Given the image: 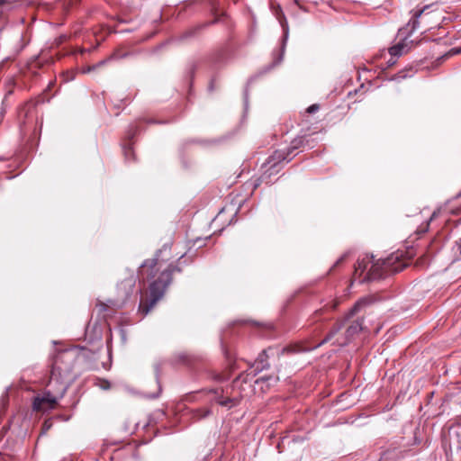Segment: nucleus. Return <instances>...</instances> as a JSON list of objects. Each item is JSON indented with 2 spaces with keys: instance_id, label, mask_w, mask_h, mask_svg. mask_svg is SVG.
<instances>
[{
  "instance_id": "obj_11",
  "label": "nucleus",
  "mask_w": 461,
  "mask_h": 461,
  "mask_svg": "<svg viewBox=\"0 0 461 461\" xmlns=\"http://www.w3.org/2000/svg\"><path fill=\"white\" fill-rule=\"evenodd\" d=\"M372 303V299L371 298H361L360 300H358L355 304L354 306L349 310V312L348 314V317H352L354 316L362 307L366 306V305H368Z\"/></svg>"
},
{
  "instance_id": "obj_20",
  "label": "nucleus",
  "mask_w": 461,
  "mask_h": 461,
  "mask_svg": "<svg viewBox=\"0 0 461 461\" xmlns=\"http://www.w3.org/2000/svg\"><path fill=\"white\" fill-rule=\"evenodd\" d=\"M428 264V256L427 255H422L421 257H420L417 261H416V266L417 267H425L426 265Z\"/></svg>"
},
{
  "instance_id": "obj_16",
  "label": "nucleus",
  "mask_w": 461,
  "mask_h": 461,
  "mask_svg": "<svg viewBox=\"0 0 461 461\" xmlns=\"http://www.w3.org/2000/svg\"><path fill=\"white\" fill-rule=\"evenodd\" d=\"M317 111V104H313L312 105H310L304 112L303 115V123L307 125L310 122L308 120L309 118V115L311 113H314L315 112Z\"/></svg>"
},
{
  "instance_id": "obj_26",
  "label": "nucleus",
  "mask_w": 461,
  "mask_h": 461,
  "mask_svg": "<svg viewBox=\"0 0 461 461\" xmlns=\"http://www.w3.org/2000/svg\"><path fill=\"white\" fill-rule=\"evenodd\" d=\"M295 348L296 347H287V348H284L283 350H282V353H289V352H292V351H295Z\"/></svg>"
},
{
  "instance_id": "obj_10",
  "label": "nucleus",
  "mask_w": 461,
  "mask_h": 461,
  "mask_svg": "<svg viewBox=\"0 0 461 461\" xmlns=\"http://www.w3.org/2000/svg\"><path fill=\"white\" fill-rule=\"evenodd\" d=\"M272 350L271 348L263 350L262 353L258 356V358L256 361V366L253 365L250 368V374L256 375L257 373L262 371L263 369L268 367V364L267 363V359L268 357L267 352Z\"/></svg>"
},
{
  "instance_id": "obj_23",
  "label": "nucleus",
  "mask_w": 461,
  "mask_h": 461,
  "mask_svg": "<svg viewBox=\"0 0 461 461\" xmlns=\"http://www.w3.org/2000/svg\"><path fill=\"white\" fill-rule=\"evenodd\" d=\"M133 154L131 147H128L124 149V155L127 159H130V156Z\"/></svg>"
},
{
  "instance_id": "obj_24",
  "label": "nucleus",
  "mask_w": 461,
  "mask_h": 461,
  "mask_svg": "<svg viewBox=\"0 0 461 461\" xmlns=\"http://www.w3.org/2000/svg\"><path fill=\"white\" fill-rule=\"evenodd\" d=\"M338 305V302H333L332 304L330 306H328V304H326L325 306H323V308H321L320 311H327L329 308L330 309H335Z\"/></svg>"
},
{
  "instance_id": "obj_7",
  "label": "nucleus",
  "mask_w": 461,
  "mask_h": 461,
  "mask_svg": "<svg viewBox=\"0 0 461 461\" xmlns=\"http://www.w3.org/2000/svg\"><path fill=\"white\" fill-rule=\"evenodd\" d=\"M373 257L365 256L362 258H358L354 266V273L352 280H362V276L366 269L367 266L372 262Z\"/></svg>"
},
{
  "instance_id": "obj_15",
  "label": "nucleus",
  "mask_w": 461,
  "mask_h": 461,
  "mask_svg": "<svg viewBox=\"0 0 461 461\" xmlns=\"http://www.w3.org/2000/svg\"><path fill=\"white\" fill-rule=\"evenodd\" d=\"M96 307L98 308L100 312H106L109 308L117 306V303L112 300H109L108 303H104L101 301H97Z\"/></svg>"
},
{
  "instance_id": "obj_1",
  "label": "nucleus",
  "mask_w": 461,
  "mask_h": 461,
  "mask_svg": "<svg viewBox=\"0 0 461 461\" xmlns=\"http://www.w3.org/2000/svg\"><path fill=\"white\" fill-rule=\"evenodd\" d=\"M171 246V242L165 243L154 258L147 259L140 267L139 277L143 281L155 277L156 274L159 272V276L149 285L148 298L141 300L140 303L139 312L143 315H147L164 296L166 289L171 283L172 274L175 271L180 272V268L174 267L172 264L163 267L164 263L173 258Z\"/></svg>"
},
{
  "instance_id": "obj_22",
  "label": "nucleus",
  "mask_w": 461,
  "mask_h": 461,
  "mask_svg": "<svg viewBox=\"0 0 461 461\" xmlns=\"http://www.w3.org/2000/svg\"><path fill=\"white\" fill-rule=\"evenodd\" d=\"M348 256H349V252H346V253H344V254H343V255H342V256H341V257H340V258L336 261V263L334 264V266H333V267H336L340 266L342 263H344V262L347 260V258H348Z\"/></svg>"
},
{
  "instance_id": "obj_17",
  "label": "nucleus",
  "mask_w": 461,
  "mask_h": 461,
  "mask_svg": "<svg viewBox=\"0 0 461 461\" xmlns=\"http://www.w3.org/2000/svg\"><path fill=\"white\" fill-rule=\"evenodd\" d=\"M210 413L211 411L208 408L197 409L194 411V418H195L196 420H201L208 416Z\"/></svg>"
},
{
  "instance_id": "obj_14",
  "label": "nucleus",
  "mask_w": 461,
  "mask_h": 461,
  "mask_svg": "<svg viewBox=\"0 0 461 461\" xmlns=\"http://www.w3.org/2000/svg\"><path fill=\"white\" fill-rule=\"evenodd\" d=\"M405 47L406 46L403 43H398L389 49V53L393 57L401 56L403 53Z\"/></svg>"
},
{
  "instance_id": "obj_2",
  "label": "nucleus",
  "mask_w": 461,
  "mask_h": 461,
  "mask_svg": "<svg viewBox=\"0 0 461 461\" xmlns=\"http://www.w3.org/2000/svg\"><path fill=\"white\" fill-rule=\"evenodd\" d=\"M406 266V263L400 260L399 256H391L385 259L378 260L372 264L367 274L360 280V283L384 278L387 275L403 270Z\"/></svg>"
},
{
  "instance_id": "obj_6",
  "label": "nucleus",
  "mask_w": 461,
  "mask_h": 461,
  "mask_svg": "<svg viewBox=\"0 0 461 461\" xmlns=\"http://www.w3.org/2000/svg\"><path fill=\"white\" fill-rule=\"evenodd\" d=\"M135 284L136 277L134 275H130L118 284L117 289L120 293H122L124 299H127L132 294Z\"/></svg>"
},
{
  "instance_id": "obj_19",
  "label": "nucleus",
  "mask_w": 461,
  "mask_h": 461,
  "mask_svg": "<svg viewBox=\"0 0 461 461\" xmlns=\"http://www.w3.org/2000/svg\"><path fill=\"white\" fill-rule=\"evenodd\" d=\"M339 328L332 330L328 334V336L321 341L318 343V346L320 347L323 342L332 340V339L339 333Z\"/></svg>"
},
{
  "instance_id": "obj_5",
  "label": "nucleus",
  "mask_w": 461,
  "mask_h": 461,
  "mask_svg": "<svg viewBox=\"0 0 461 461\" xmlns=\"http://www.w3.org/2000/svg\"><path fill=\"white\" fill-rule=\"evenodd\" d=\"M309 130L310 129L307 128L306 131L303 134L298 136L292 141L293 149H299L301 147L312 149L315 146V131L308 132Z\"/></svg>"
},
{
  "instance_id": "obj_8",
  "label": "nucleus",
  "mask_w": 461,
  "mask_h": 461,
  "mask_svg": "<svg viewBox=\"0 0 461 461\" xmlns=\"http://www.w3.org/2000/svg\"><path fill=\"white\" fill-rule=\"evenodd\" d=\"M429 8L428 5L424 6L421 9L416 10L412 14V17L406 25V28L404 30L408 31V33L413 32L416 29L419 28L420 25V19L423 18V16H427L429 14H425V11ZM403 31V29H402Z\"/></svg>"
},
{
  "instance_id": "obj_25",
  "label": "nucleus",
  "mask_w": 461,
  "mask_h": 461,
  "mask_svg": "<svg viewBox=\"0 0 461 461\" xmlns=\"http://www.w3.org/2000/svg\"><path fill=\"white\" fill-rule=\"evenodd\" d=\"M50 427H51V422L49 420H46L43 423L42 429L44 432H46L47 430H49L50 429Z\"/></svg>"
},
{
  "instance_id": "obj_4",
  "label": "nucleus",
  "mask_w": 461,
  "mask_h": 461,
  "mask_svg": "<svg viewBox=\"0 0 461 461\" xmlns=\"http://www.w3.org/2000/svg\"><path fill=\"white\" fill-rule=\"evenodd\" d=\"M75 360V351L67 349L59 352L53 359L50 372V382H53L55 376H59V378L68 377L73 370Z\"/></svg>"
},
{
  "instance_id": "obj_29",
  "label": "nucleus",
  "mask_w": 461,
  "mask_h": 461,
  "mask_svg": "<svg viewBox=\"0 0 461 461\" xmlns=\"http://www.w3.org/2000/svg\"><path fill=\"white\" fill-rule=\"evenodd\" d=\"M459 254L461 255V243L458 246Z\"/></svg>"
},
{
  "instance_id": "obj_13",
  "label": "nucleus",
  "mask_w": 461,
  "mask_h": 461,
  "mask_svg": "<svg viewBox=\"0 0 461 461\" xmlns=\"http://www.w3.org/2000/svg\"><path fill=\"white\" fill-rule=\"evenodd\" d=\"M278 377L277 376H268V377H260L256 380L257 384H263L265 383H267V387L268 388L271 385H274L277 383Z\"/></svg>"
},
{
  "instance_id": "obj_9",
  "label": "nucleus",
  "mask_w": 461,
  "mask_h": 461,
  "mask_svg": "<svg viewBox=\"0 0 461 461\" xmlns=\"http://www.w3.org/2000/svg\"><path fill=\"white\" fill-rule=\"evenodd\" d=\"M362 330V323L359 321H354L346 330V338L340 339L336 338L333 341L334 344L343 346L348 343V339L355 334L358 333Z\"/></svg>"
},
{
  "instance_id": "obj_12",
  "label": "nucleus",
  "mask_w": 461,
  "mask_h": 461,
  "mask_svg": "<svg viewBox=\"0 0 461 461\" xmlns=\"http://www.w3.org/2000/svg\"><path fill=\"white\" fill-rule=\"evenodd\" d=\"M240 396H227V397H223V396H221L218 398V402L219 404L222 405V406H226V407H229V408H231L233 406H236L239 402H240Z\"/></svg>"
},
{
  "instance_id": "obj_27",
  "label": "nucleus",
  "mask_w": 461,
  "mask_h": 461,
  "mask_svg": "<svg viewBox=\"0 0 461 461\" xmlns=\"http://www.w3.org/2000/svg\"><path fill=\"white\" fill-rule=\"evenodd\" d=\"M406 74L404 72H400L397 75H395L393 79H398V78H405Z\"/></svg>"
},
{
  "instance_id": "obj_3",
  "label": "nucleus",
  "mask_w": 461,
  "mask_h": 461,
  "mask_svg": "<svg viewBox=\"0 0 461 461\" xmlns=\"http://www.w3.org/2000/svg\"><path fill=\"white\" fill-rule=\"evenodd\" d=\"M68 384L58 381L57 390L46 389L33 398L32 409L36 411H47L55 409L58 402L64 396Z\"/></svg>"
},
{
  "instance_id": "obj_30",
  "label": "nucleus",
  "mask_w": 461,
  "mask_h": 461,
  "mask_svg": "<svg viewBox=\"0 0 461 461\" xmlns=\"http://www.w3.org/2000/svg\"><path fill=\"white\" fill-rule=\"evenodd\" d=\"M283 159H286V157H283ZM291 158H287V160H290Z\"/></svg>"
},
{
  "instance_id": "obj_28",
  "label": "nucleus",
  "mask_w": 461,
  "mask_h": 461,
  "mask_svg": "<svg viewBox=\"0 0 461 461\" xmlns=\"http://www.w3.org/2000/svg\"><path fill=\"white\" fill-rule=\"evenodd\" d=\"M103 388H104V389H108V388H110V384H109V382L105 381V382H104V385H103Z\"/></svg>"
},
{
  "instance_id": "obj_21",
  "label": "nucleus",
  "mask_w": 461,
  "mask_h": 461,
  "mask_svg": "<svg viewBox=\"0 0 461 461\" xmlns=\"http://www.w3.org/2000/svg\"><path fill=\"white\" fill-rule=\"evenodd\" d=\"M459 53H461V48H454V49H451L447 54L442 56L440 58V59H444L445 58H447V57L455 55V54H459Z\"/></svg>"
},
{
  "instance_id": "obj_18",
  "label": "nucleus",
  "mask_w": 461,
  "mask_h": 461,
  "mask_svg": "<svg viewBox=\"0 0 461 461\" xmlns=\"http://www.w3.org/2000/svg\"><path fill=\"white\" fill-rule=\"evenodd\" d=\"M67 377H62V378H59V376H55L52 384H50L51 382L50 381L49 384H48V388L47 389H51V390H57V387H58V381L59 382H63L67 384V382L65 381Z\"/></svg>"
}]
</instances>
